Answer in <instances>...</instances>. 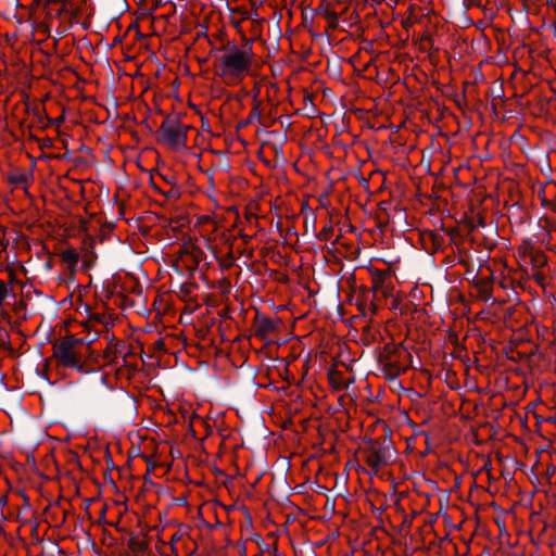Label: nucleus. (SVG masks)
I'll return each mask as SVG.
<instances>
[{
  "label": "nucleus",
  "instance_id": "obj_1",
  "mask_svg": "<svg viewBox=\"0 0 556 556\" xmlns=\"http://www.w3.org/2000/svg\"><path fill=\"white\" fill-rule=\"evenodd\" d=\"M250 47H230L215 60L216 74L229 86L238 85L250 72L252 65Z\"/></svg>",
  "mask_w": 556,
  "mask_h": 556
},
{
  "label": "nucleus",
  "instance_id": "obj_2",
  "mask_svg": "<svg viewBox=\"0 0 556 556\" xmlns=\"http://www.w3.org/2000/svg\"><path fill=\"white\" fill-rule=\"evenodd\" d=\"M75 208V217L78 218L79 229L86 235L81 238V258L86 264L93 262V245L94 238L92 237V232H96L98 229V222L94 220V213H89L88 207L85 204H76L75 207L72 206V210ZM74 214L72 213V216ZM74 222L72 220V224Z\"/></svg>",
  "mask_w": 556,
  "mask_h": 556
},
{
  "label": "nucleus",
  "instance_id": "obj_3",
  "mask_svg": "<svg viewBox=\"0 0 556 556\" xmlns=\"http://www.w3.org/2000/svg\"><path fill=\"white\" fill-rule=\"evenodd\" d=\"M205 257L202 241L199 238H188L180 248V258L186 262L187 267L197 266Z\"/></svg>",
  "mask_w": 556,
  "mask_h": 556
},
{
  "label": "nucleus",
  "instance_id": "obj_4",
  "mask_svg": "<svg viewBox=\"0 0 556 556\" xmlns=\"http://www.w3.org/2000/svg\"><path fill=\"white\" fill-rule=\"evenodd\" d=\"M187 130L188 126L181 124L162 126L164 141L174 149L186 146Z\"/></svg>",
  "mask_w": 556,
  "mask_h": 556
},
{
  "label": "nucleus",
  "instance_id": "obj_5",
  "mask_svg": "<svg viewBox=\"0 0 556 556\" xmlns=\"http://www.w3.org/2000/svg\"><path fill=\"white\" fill-rule=\"evenodd\" d=\"M89 346L85 345L80 339H75L74 336H72V367L77 368L78 370H83L86 372L94 371L96 367L92 364L93 355L91 354L88 359H86L84 363H80L78 355L84 354V352L88 351Z\"/></svg>",
  "mask_w": 556,
  "mask_h": 556
},
{
  "label": "nucleus",
  "instance_id": "obj_6",
  "mask_svg": "<svg viewBox=\"0 0 556 556\" xmlns=\"http://www.w3.org/2000/svg\"><path fill=\"white\" fill-rule=\"evenodd\" d=\"M53 357L58 369L65 376L70 368V341L67 337H64L59 344L54 345Z\"/></svg>",
  "mask_w": 556,
  "mask_h": 556
},
{
  "label": "nucleus",
  "instance_id": "obj_7",
  "mask_svg": "<svg viewBox=\"0 0 556 556\" xmlns=\"http://www.w3.org/2000/svg\"><path fill=\"white\" fill-rule=\"evenodd\" d=\"M372 290L376 293H381L384 298L390 296L392 294L390 275L381 271L375 274L372 277Z\"/></svg>",
  "mask_w": 556,
  "mask_h": 556
},
{
  "label": "nucleus",
  "instance_id": "obj_8",
  "mask_svg": "<svg viewBox=\"0 0 556 556\" xmlns=\"http://www.w3.org/2000/svg\"><path fill=\"white\" fill-rule=\"evenodd\" d=\"M328 379L331 384V387L338 391L345 390L350 382L346 380L343 376V374L334 368H331L328 371Z\"/></svg>",
  "mask_w": 556,
  "mask_h": 556
},
{
  "label": "nucleus",
  "instance_id": "obj_9",
  "mask_svg": "<svg viewBox=\"0 0 556 556\" xmlns=\"http://www.w3.org/2000/svg\"><path fill=\"white\" fill-rule=\"evenodd\" d=\"M366 463L374 469H379L384 464V458L377 450L369 451L366 456Z\"/></svg>",
  "mask_w": 556,
  "mask_h": 556
},
{
  "label": "nucleus",
  "instance_id": "obj_10",
  "mask_svg": "<svg viewBox=\"0 0 556 556\" xmlns=\"http://www.w3.org/2000/svg\"><path fill=\"white\" fill-rule=\"evenodd\" d=\"M532 262L535 266H544L546 264V257L543 253H535L532 258Z\"/></svg>",
  "mask_w": 556,
  "mask_h": 556
},
{
  "label": "nucleus",
  "instance_id": "obj_11",
  "mask_svg": "<svg viewBox=\"0 0 556 556\" xmlns=\"http://www.w3.org/2000/svg\"><path fill=\"white\" fill-rule=\"evenodd\" d=\"M84 193V186L80 180L72 179V194L73 193Z\"/></svg>",
  "mask_w": 556,
  "mask_h": 556
},
{
  "label": "nucleus",
  "instance_id": "obj_12",
  "mask_svg": "<svg viewBox=\"0 0 556 556\" xmlns=\"http://www.w3.org/2000/svg\"><path fill=\"white\" fill-rule=\"evenodd\" d=\"M8 295V286L4 281L0 280V305L3 303Z\"/></svg>",
  "mask_w": 556,
  "mask_h": 556
},
{
  "label": "nucleus",
  "instance_id": "obj_13",
  "mask_svg": "<svg viewBox=\"0 0 556 556\" xmlns=\"http://www.w3.org/2000/svg\"><path fill=\"white\" fill-rule=\"evenodd\" d=\"M205 247L208 251H211L214 255L217 254L216 247L212 243L211 238L207 237L204 239Z\"/></svg>",
  "mask_w": 556,
  "mask_h": 556
},
{
  "label": "nucleus",
  "instance_id": "obj_14",
  "mask_svg": "<svg viewBox=\"0 0 556 556\" xmlns=\"http://www.w3.org/2000/svg\"><path fill=\"white\" fill-rule=\"evenodd\" d=\"M81 309H84V312H85V313H88V311H89V306H88L87 304H85V305H79V306H77V308H76V313H77V314L83 315Z\"/></svg>",
  "mask_w": 556,
  "mask_h": 556
},
{
  "label": "nucleus",
  "instance_id": "obj_15",
  "mask_svg": "<svg viewBox=\"0 0 556 556\" xmlns=\"http://www.w3.org/2000/svg\"><path fill=\"white\" fill-rule=\"evenodd\" d=\"M71 257H72V265H73V264L78 260L79 254H78V253H76V252L72 249Z\"/></svg>",
  "mask_w": 556,
  "mask_h": 556
},
{
  "label": "nucleus",
  "instance_id": "obj_16",
  "mask_svg": "<svg viewBox=\"0 0 556 556\" xmlns=\"http://www.w3.org/2000/svg\"><path fill=\"white\" fill-rule=\"evenodd\" d=\"M62 256H63V260H64V261L70 260V250H64V251L62 252Z\"/></svg>",
  "mask_w": 556,
  "mask_h": 556
},
{
  "label": "nucleus",
  "instance_id": "obj_17",
  "mask_svg": "<svg viewBox=\"0 0 556 556\" xmlns=\"http://www.w3.org/2000/svg\"><path fill=\"white\" fill-rule=\"evenodd\" d=\"M534 277H535V280L539 282H541V280L543 279L541 274H535Z\"/></svg>",
  "mask_w": 556,
  "mask_h": 556
},
{
  "label": "nucleus",
  "instance_id": "obj_18",
  "mask_svg": "<svg viewBox=\"0 0 556 556\" xmlns=\"http://www.w3.org/2000/svg\"><path fill=\"white\" fill-rule=\"evenodd\" d=\"M84 321H85V320H84V318H83V319L77 320V319H75V318H73V317H72V324H73V323H78V324L83 325V324H84Z\"/></svg>",
  "mask_w": 556,
  "mask_h": 556
},
{
  "label": "nucleus",
  "instance_id": "obj_19",
  "mask_svg": "<svg viewBox=\"0 0 556 556\" xmlns=\"http://www.w3.org/2000/svg\"><path fill=\"white\" fill-rule=\"evenodd\" d=\"M80 298H81V291L79 290L78 294H77V299H80Z\"/></svg>",
  "mask_w": 556,
  "mask_h": 556
}]
</instances>
